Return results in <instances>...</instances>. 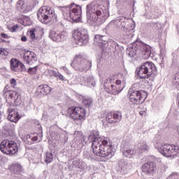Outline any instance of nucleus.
I'll return each mask as SVG.
<instances>
[{"label": "nucleus", "mask_w": 179, "mask_h": 179, "mask_svg": "<svg viewBox=\"0 0 179 179\" xmlns=\"http://www.w3.org/2000/svg\"><path fill=\"white\" fill-rule=\"evenodd\" d=\"M173 84L176 86L177 89H179V72L175 74Z\"/></svg>", "instance_id": "33"}, {"label": "nucleus", "mask_w": 179, "mask_h": 179, "mask_svg": "<svg viewBox=\"0 0 179 179\" xmlns=\"http://www.w3.org/2000/svg\"><path fill=\"white\" fill-rule=\"evenodd\" d=\"M80 146H85V145H86V143H87V141H86V137H85V136H83L82 137L80 138Z\"/></svg>", "instance_id": "37"}, {"label": "nucleus", "mask_w": 179, "mask_h": 179, "mask_svg": "<svg viewBox=\"0 0 179 179\" xmlns=\"http://www.w3.org/2000/svg\"><path fill=\"white\" fill-rule=\"evenodd\" d=\"M41 33V29L40 28H32L29 31V36L32 40H34L36 37H38V34Z\"/></svg>", "instance_id": "27"}, {"label": "nucleus", "mask_w": 179, "mask_h": 179, "mask_svg": "<svg viewBox=\"0 0 179 179\" xmlns=\"http://www.w3.org/2000/svg\"><path fill=\"white\" fill-rule=\"evenodd\" d=\"M26 20L27 21V24H24V26H29V24H31V20H30V18H25L24 19V22H26Z\"/></svg>", "instance_id": "45"}, {"label": "nucleus", "mask_w": 179, "mask_h": 179, "mask_svg": "<svg viewBox=\"0 0 179 179\" xmlns=\"http://www.w3.org/2000/svg\"><path fill=\"white\" fill-rule=\"evenodd\" d=\"M59 9L62 11V15L66 20H73V22H80L82 19V7L75 3H72L69 6H60Z\"/></svg>", "instance_id": "4"}, {"label": "nucleus", "mask_w": 179, "mask_h": 179, "mask_svg": "<svg viewBox=\"0 0 179 179\" xmlns=\"http://www.w3.org/2000/svg\"><path fill=\"white\" fill-rule=\"evenodd\" d=\"M156 66L152 62H145L139 68L138 76L141 79H149L152 73H156Z\"/></svg>", "instance_id": "10"}, {"label": "nucleus", "mask_w": 179, "mask_h": 179, "mask_svg": "<svg viewBox=\"0 0 179 179\" xmlns=\"http://www.w3.org/2000/svg\"><path fill=\"white\" fill-rule=\"evenodd\" d=\"M3 43H5V40H2Z\"/></svg>", "instance_id": "53"}, {"label": "nucleus", "mask_w": 179, "mask_h": 179, "mask_svg": "<svg viewBox=\"0 0 179 179\" xmlns=\"http://www.w3.org/2000/svg\"><path fill=\"white\" fill-rule=\"evenodd\" d=\"M18 149L17 143L14 141L3 140L0 143V150L4 155H15Z\"/></svg>", "instance_id": "14"}, {"label": "nucleus", "mask_w": 179, "mask_h": 179, "mask_svg": "<svg viewBox=\"0 0 179 179\" xmlns=\"http://www.w3.org/2000/svg\"><path fill=\"white\" fill-rule=\"evenodd\" d=\"M73 166H75L76 169H80V170H86V169H87L86 162L80 159H76L73 161Z\"/></svg>", "instance_id": "23"}, {"label": "nucleus", "mask_w": 179, "mask_h": 179, "mask_svg": "<svg viewBox=\"0 0 179 179\" xmlns=\"http://www.w3.org/2000/svg\"><path fill=\"white\" fill-rule=\"evenodd\" d=\"M1 36L2 38H8V35L6 34L2 33L1 34Z\"/></svg>", "instance_id": "49"}, {"label": "nucleus", "mask_w": 179, "mask_h": 179, "mask_svg": "<svg viewBox=\"0 0 179 179\" xmlns=\"http://www.w3.org/2000/svg\"><path fill=\"white\" fill-rule=\"evenodd\" d=\"M117 166L119 169H120L122 171H127V170H129V164L124 159H121L118 161Z\"/></svg>", "instance_id": "25"}, {"label": "nucleus", "mask_w": 179, "mask_h": 179, "mask_svg": "<svg viewBox=\"0 0 179 179\" xmlns=\"http://www.w3.org/2000/svg\"><path fill=\"white\" fill-rule=\"evenodd\" d=\"M93 103V101L92 100V98H86L83 101V103L87 108H89L90 106H92Z\"/></svg>", "instance_id": "32"}, {"label": "nucleus", "mask_w": 179, "mask_h": 179, "mask_svg": "<svg viewBox=\"0 0 179 179\" xmlns=\"http://www.w3.org/2000/svg\"><path fill=\"white\" fill-rule=\"evenodd\" d=\"M3 92V95L6 97V106L8 108L7 110L8 113V120L10 122H17L20 117H19L17 109L15 108V103L19 104L20 94L17 92L8 90V87H5Z\"/></svg>", "instance_id": "3"}, {"label": "nucleus", "mask_w": 179, "mask_h": 179, "mask_svg": "<svg viewBox=\"0 0 179 179\" xmlns=\"http://www.w3.org/2000/svg\"><path fill=\"white\" fill-rule=\"evenodd\" d=\"M141 170L147 176H152L155 171V164L152 162H146L142 166Z\"/></svg>", "instance_id": "21"}, {"label": "nucleus", "mask_w": 179, "mask_h": 179, "mask_svg": "<svg viewBox=\"0 0 179 179\" xmlns=\"http://www.w3.org/2000/svg\"><path fill=\"white\" fill-rule=\"evenodd\" d=\"M73 37L78 45H86V43H89V34L85 28H80L76 31Z\"/></svg>", "instance_id": "15"}, {"label": "nucleus", "mask_w": 179, "mask_h": 179, "mask_svg": "<svg viewBox=\"0 0 179 179\" xmlns=\"http://www.w3.org/2000/svg\"><path fill=\"white\" fill-rule=\"evenodd\" d=\"M37 16L38 20L44 24H47L50 23H50H56L57 22L55 11H54V9L51 7H41L37 13Z\"/></svg>", "instance_id": "7"}, {"label": "nucleus", "mask_w": 179, "mask_h": 179, "mask_svg": "<svg viewBox=\"0 0 179 179\" xmlns=\"http://www.w3.org/2000/svg\"><path fill=\"white\" fill-rule=\"evenodd\" d=\"M18 67H20L21 71H26V66L22 62H18Z\"/></svg>", "instance_id": "43"}, {"label": "nucleus", "mask_w": 179, "mask_h": 179, "mask_svg": "<svg viewBox=\"0 0 179 179\" xmlns=\"http://www.w3.org/2000/svg\"><path fill=\"white\" fill-rule=\"evenodd\" d=\"M23 59L28 65H33L37 61V55H36L34 52L27 50L24 53Z\"/></svg>", "instance_id": "19"}, {"label": "nucleus", "mask_w": 179, "mask_h": 179, "mask_svg": "<svg viewBox=\"0 0 179 179\" xmlns=\"http://www.w3.org/2000/svg\"><path fill=\"white\" fill-rule=\"evenodd\" d=\"M147 150H149V145L146 143H142L139 146L140 153H143V152H146Z\"/></svg>", "instance_id": "31"}, {"label": "nucleus", "mask_w": 179, "mask_h": 179, "mask_svg": "<svg viewBox=\"0 0 179 179\" xmlns=\"http://www.w3.org/2000/svg\"><path fill=\"white\" fill-rule=\"evenodd\" d=\"M54 160V155H52V153L51 152H46L45 157V162L47 163V164L51 163Z\"/></svg>", "instance_id": "30"}, {"label": "nucleus", "mask_w": 179, "mask_h": 179, "mask_svg": "<svg viewBox=\"0 0 179 179\" xmlns=\"http://www.w3.org/2000/svg\"><path fill=\"white\" fill-rule=\"evenodd\" d=\"M135 51H141L143 55V58H144V59H148L152 55V48L145 43H133V46L131 47V48H129L127 54L129 55V57H130V58H132V57H135V55H136V52Z\"/></svg>", "instance_id": "6"}, {"label": "nucleus", "mask_w": 179, "mask_h": 179, "mask_svg": "<svg viewBox=\"0 0 179 179\" xmlns=\"http://www.w3.org/2000/svg\"><path fill=\"white\" fill-rule=\"evenodd\" d=\"M140 115H143V112H140Z\"/></svg>", "instance_id": "51"}, {"label": "nucleus", "mask_w": 179, "mask_h": 179, "mask_svg": "<svg viewBox=\"0 0 179 179\" xmlns=\"http://www.w3.org/2000/svg\"><path fill=\"white\" fill-rule=\"evenodd\" d=\"M94 42L99 45V47H104L107 44V36L101 35H95Z\"/></svg>", "instance_id": "22"}, {"label": "nucleus", "mask_w": 179, "mask_h": 179, "mask_svg": "<svg viewBox=\"0 0 179 179\" xmlns=\"http://www.w3.org/2000/svg\"><path fill=\"white\" fill-rule=\"evenodd\" d=\"M136 85H139V84H134V85H133V87H135V86H136Z\"/></svg>", "instance_id": "52"}, {"label": "nucleus", "mask_w": 179, "mask_h": 179, "mask_svg": "<svg viewBox=\"0 0 179 179\" xmlns=\"http://www.w3.org/2000/svg\"><path fill=\"white\" fill-rule=\"evenodd\" d=\"M67 113L69 115L70 118L73 121H78V124H82V121L85 120L86 115V110L82 107L73 106L67 110Z\"/></svg>", "instance_id": "12"}, {"label": "nucleus", "mask_w": 179, "mask_h": 179, "mask_svg": "<svg viewBox=\"0 0 179 179\" xmlns=\"http://www.w3.org/2000/svg\"><path fill=\"white\" fill-rule=\"evenodd\" d=\"M78 82L82 86H88V87H94L96 86V80L92 76H81L78 79Z\"/></svg>", "instance_id": "18"}, {"label": "nucleus", "mask_w": 179, "mask_h": 179, "mask_svg": "<svg viewBox=\"0 0 179 179\" xmlns=\"http://www.w3.org/2000/svg\"><path fill=\"white\" fill-rule=\"evenodd\" d=\"M61 69L64 70V71L65 72V73H66V75H71V71H69V69H68L66 66H62L61 67Z\"/></svg>", "instance_id": "42"}, {"label": "nucleus", "mask_w": 179, "mask_h": 179, "mask_svg": "<svg viewBox=\"0 0 179 179\" xmlns=\"http://www.w3.org/2000/svg\"><path fill=\"white\" fill-rule=\"evenodd\" d=\"M109 15L108 9L102 5L94 3L87 6V21L92 26H100V24H103Z\"/></svg>", "instance_id": "2"}, {"label": "nucleus", "mask_w": 179, "mask_h": 179, "mask_svg": "<svg viewBox=\"0 0 179 179\" xmlns=\"http://www.w3.org/2000/svg\"><path fill=\"white\" fill-rule=\"evenodd\" d=\"M10 85H11L12 87H15V86H16L17 85V83H16V80L15 78H12L10 80Z\"/></svg>", "instance_id": "44"}, {"label": "nucleus", "mask_w": 179, "mask_h": 179, "mask_svg": "<svg viewBox=\"0 0 179 179\" xmlns=\"http://www.w3.org/2000/svg\"><path fill=\"white\" fill-rule=\"evenodd\" d=\"M84 157L85 159H92V160L95 159L93 155H87V152H84Z\"/></svg>", "instance_id": "40"}, {"label": "nucleus", "mask_w": 179, "mask_h": 179, "mask_svg": "<svg viewBox=\"0 0 179 179\" xmlns=\"http://www.w3.org/2000/svg\"><path fill=\"white\" fill-rule=\"evenodd\" d=\"M49 73H50V76H55V78H58V73H57V71L51 69V70H49Z\"/></svg>", "instance_id": "39"}, {"label": "nucleus", "mask_w": 179, "mask_h": 179, "mask_svg": "<svg viewBox=\"0 0 179 179\" xmlns=\"http://www.w3.org/2000/svg\"><path fill=\"white\" fill-rule=\"evenodd\" d=\"M1 112H0V120H1Z\"/></svg>", "instance_id": "54"}, {"label": "nucleus", "mask_w": 179, "mask_h": 179, "mask_svg": "<svg viewBox=\"0 0 179 179\" xmlns=\"http://www.w3.org/2000/svg\"><path fill=\"white\" fill-rule=\"evenodd\" d=\"M74 136L76 138L77 141H79L80 138L83 136V133H82V131H75Z\"/></svg>", "instance_id": "36"}, {"label": "nucleus", "mask_w": 179, "mask_h": 179, "mask_svg": "<svg viewBox=\"0 0 179 179\" xmlns=\"http://www.w3.org/2000/svg\"><path fill=\"white\" fill-rule=\"evenodd\" d=\"M17 29H18L17 25H14V26L12 27V28L10 29V31L12 33H15V31H16V30H17Z\"/></svg>", "instance_id": "46"}, {"label": "nucleus", "mask_w": 179, "mask_h": 179, "mask_svg": "<svg viewBox=\"0 0 179 179\" xmlns=\"http://www.w3.org/2000/svg\"><path fill=\"white\" fill-rule=\"evenodd\" d=\"M129 20L128 18L122 16L117 17L116 20L110 22L108 26H114V27H122L126 33L128 40H131L134 37V29L135 25H129Z\"/></svg>", "instance_id": "5"}, {"label": "nucleus", "mask_w": 179, "mask_h": 179, "mask_svg": "<svg viewBox=\"0 0 179 179\" xmlns=\"http://www.w3.org/2000/svg\"><path fill=\"white\" fill-rule=\"evenodd\" d=\"M51 92V87L47 84L41 85L38 86L36 91V96L37 97H43V96H47Z\"/></svg>", "instance_id": "20"}, {"label": "nucleus", "mask_w": 179, "mask_h": 179, "mask_svg": "<svg viewBox=\"0 0 179 179\" xmlns=\"http://www.w3.org/2000/svg\"><path fill=\"white\" fill-rule=\"evenodd\" d=\"M166 179H179V173H173Z\"/></svg>", "instance_id": "38"}, {"label": "nucleus", "mask_w": 179, "mask_h": 179, "mask_svg": "<svg viewBox=\"0 0 179 179\" xmlns=\"http://www.w3.org/2000/svg\"><path fill=\"white\" fill-rule=\"evenodd\" d=\"M26 139L29 145H33V141H31V136L30 134L26 136Z\"/></svg>", "instance_id": "41"}, {"label": "nucleus", "mask_w": 179, "mask_h": 179, "mask_svg": "<svg viewBox=\"0 0 179 179\" xmlns=\"http://www.w3.org/2000/svg\"><path fill=\"white\" fill-rule=\"evenodd\" d=\"M49 37L55 43H62L66 40V32L51 30L49 32Z\"/></svg>", "instance_id": "16"}, {"label": "nucleus", "mask_w": 179, "mask_h": 179, "mask_svg": "<svg viewBox=\"0 0 179 179\" xmlns=\"http://www.w3.org/2000/svg\"><path fill=\"white\" fill-rule=\"evenodd\" d=\"M122 155L124 157H128V159H132L136 155V151L134 149L124 148L122 150Z\"/></svg>", "instance_id": "24"}, {"label": "nucleus", "mask_w": 179, "mask_h": 179, "mask_svg": "<svg viewBox=\"0 0 179 179\" xmlns=\"http://www.w3.org/2000/svg\"><path fill=\"white\" fill-rule=\"evenodd\" d=\"M106 120L109 124H118L122 120V113L120 111L108 113Z\"/></svg>", "instance_id": "17"}, {"label": "nucleus", "mask_w": 179, "mask_h": 179, "mask_svg": "<svg viewBox=\"0 0 179 179\" xmlns=\"http://www.w3.org/2000/svg\"><path fill=\"white\" fill-rule=\"evenodd\" d=\"M8 55L9 52H8V50H6V49L3 48H0V55H4V57H8Z\"/></svg>", "instance_id": "35"}, {"label": "nucleus", "mask_w": 179, "mask_h": 179, "mask_svg": "<svg viewBox=\"0 0 179 179\" xmlns=\"http://www.w3.org/2000/svg\"><path fill=\"white\" fill-rule=\"evenodd\" d=\"M129 94V101L136 106L142 104L148 97V93L143 90H133L130 89Z\"/></svg>", "instance_id": "13"}, {"label": "nucleus", "mask_w": 179, "mask_h": 179, "mask_svg": "<svg viewBox=\"0 0 179 179\" xmlns=\"http://www.w3.org/2000/svg\"><path fill=\"white\" fill-rule=\"evenodd\" d=\"M21 40L24 42L27 41V38L26 36H22Z\"/></svg>", "instance_id": "50"}, {"label": "nucleus", "mask_w": 179, "mask_h": 179, "mask_svg": "<svg viewBox=\"0 0 179 179\" xmlns=\"http://www.w3.org/2000/svg\"><path fill=\"white\" fill-rule=\"evenodd\" d=\"M10 69L12 71H17V68H19V61L16 59H11L10 61Z\"/></svg>", "instance_id": "28"}, {"label": "nucleus", "mask_w": 179, "mask_h": 179, "mask_svg": "<svg viewBox=\"0 0 179 179\" xmlns=\"http://www.w3.org/2000/svg\"><path fill=\"white\" fill-rule=\"evenodd\" d=\"M103 87L110 94H118L124 89L121 87V80L108 78L103 84Z\"/></svg>", "instance_id": "11"}, {"label": "nucleus", "mask_w": 179, "mask_h": 179, "mask_svg": "<svg viewBox=\"0 0 179 179\" xmlns=\"http://www.w3.org/2000/svg\"><path fill=\"white\" fill-rule=\"evenodd\" d=\"M71 66L76 71L86 72V71H89L92 68V61L85 59L82 55H78L74 58V60L71 63Z\"/></svg>", "instance_id": "9"}, {"label": "nucleus", "mask_w": 179, "mask_h": 179, "mask_svg": "<svg viewBox=\"0 0 179 179\" xmlns=\"http://www.w3.org/2000/svg\"><path fill=\"white\" fill-rule=\"evenodd\" d=\"M155 148L165 157H174L177 153H179V144L173 145L164 143L162 141H157L155 143Z\"/></svg>", "instance_id": "8"}, {"label": "nucleus", "mask_w": 179, "mask_h": 179, "mask_svg": "<svg viewBox=\"0 0 179 179\" xmlns=\"http://www.w3.org/2000/svg\"><path fill=\"white\" fill-rule=\"evenodd\" d=\"M37 69H38V67H37V66H34V67L29 68V69H28V73H29L30 75H36V73H37Z\"/></svg>", "instance_id": "34"}, {"label": "nucleus", "mask_w": 179, "mask_h": 179, "mask_svg": "<svg viewBox=\"0 0 179 179\" xmlns=\"http://www.w3.org/2000/svg\"><path fill=\"white\" fill-rule=\"evenodd\" d=\"M31 139L32 143H34V142H36V141H38V137H37V136H33V137H31Z\"/></svg>", "instance_id": "48"}, {"label": "nucleus", "mask_w": 179, "mask_h": 179, "mask_svg": "<svg viewBox=\"0 0 179 179\" xmlns=\"http://www.w3.org/2000/svg\"><path fill=\"white\" fill-rule=\"evenodd\" d=\"M17 8L20 9V12L23 13H27L30 10V8H26V5L24 4V1L23 0H19L17 3Z\"/></svg>", "instance_id": "26"}, {"label": "nucleus", "mask_w": 179, "mask_h": 179, "mask_svg": "<svg viewBox=\"0 0 179 179\" xmlns=\"http://www.w3.org/2000/svg\"><path fill=\"white\" fill-rule=\"evenodd\" d=\"M57 79H60V80H65V78L64 77V76H62V74L58 73L57 74Z\"/></svg>", "instance_id": "47"}, {"label": "nucleus", "mask_w": 179, "mask_h": 179, "mask_svg": "<svg viewBox=\"0 0 179 179\" xmlns=\"http://www.w3.org/2000/svg\"><path fill=\"white\" fill-rule=\"evenodd\" d=\"M90 142H92V148L94 155L99 157H111L114 155L113 142L108 137H100L99 131L94 130L88 136Z\"/></svg>", "instance_id": "1"}, {"label": "nucleus", "mask_w": 179, "mask_h": 179, "mask_svg": "<svg viewBox=\"0 0 179 179\" xmlns=\"http://www.w3.org/2000/svg\"><path fill=\"white\" fill-rule=\"evenodd\" d=\"M11 170L15 174H19L22 170V165L20 164H15L12 166Z\"/></svg>", "instance_id": "29"}]
</instances>
